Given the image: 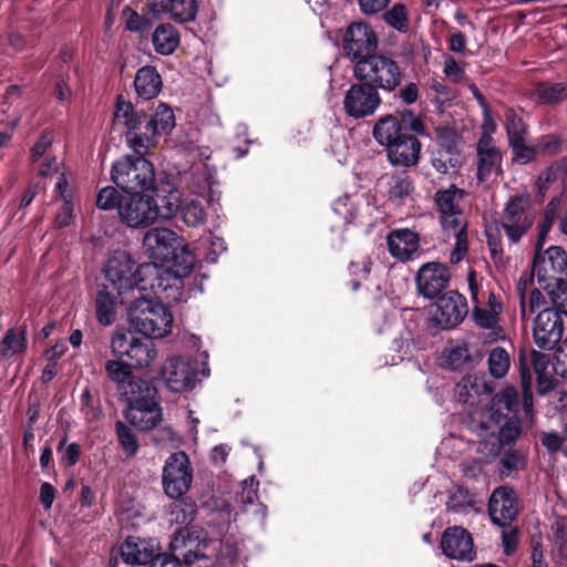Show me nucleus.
<instances>
[{"label":"nucleus","mask_w":567,"mask_h":567,"mask_svg":"<svg viewBox=\"0 0 567 567\" xmlns=\"http://www.w3.org/2000/svg\"><path fill=\"white\" fill-rule=\"evenodd\" d=\"M532 281L530 278L522 277L517 284L520 319L527 321L537 312L533 321L534 342L539 349L551 350L563 337L564 322L560 313L547 306V300L539 289H528Z\"/></svg>","instance_id":"3"},{"label":"nucleus","mask_w":567,"mask_h":567,"mask_svg":"<svg viewBox=\"0 0 567 567\" xmlns=\"http://www.w3.org/2000/svg\"><path fill=\"white\" fill-rule=\"evenodd\" d=\"M413 184L405 174L393 175L389 182V198L392 200H404L411 196Z\"/></svg>","instance_id":"44"},{"label":"nucleus","mask_w":567,"mask_h":567,"mask_svg":"<svg viewBox=\"0 0 567 567\" xmlns=\"http://www.w3.org/2000/svg\"><path fill=\"white\" fill-rule=\"evenodd\" d=\"M499 230H502L499 225L496 226L495 229H493L492 227L486 229L487 245L493 258H496L497 256L501 257L503 254Z\"/></svg>","instance_id":"58"},{"label":"nucleus","mask_w":567,"mask_h":567,"mask_svg":"<svg viewBox=\"0 0 567 567\" xmlns=\"http://www.w3.org/2000/svg\"><path fill=\"white\" fill-rule=\"evenodd\" d=\"M446 506L449 511L465 514L473 508L474 501L467 489L456 486L451 492Z\"/></svg>","instance_id":"46"},{"label":"nucleus","mask_w":567,"mask_h":567,"mask_svg":"<svg viewBox=\"0 0 567 567\" xmlns=\"http://www.w3.org/2000/svg\"><path fill=\"white\" fill-rule=\"evenodd\" d=\"M506 128L509 143L524 138L527 126L524 121L516 115L514 109H509L506 115Z\"/></svg>","instance_id":"51"},{"label":"nucleus","mask_w":567,"mask_h":567,"mask_svg":"<svg viewBox=\"0 0 567 567\" xmlns=\"http://www.w3.org/2000/svg\"><path fill=\"white\" fill-rule=\"evenodd\" d=\"M112 181L124 193L153 189L155 174L153 164L137 155H127L112 166Z\"/></svg>","instance_id":"8"},{"label":"nucleus","mask_w":567,"mask_h":567,"mask_svg":"<svg viewBox=\"0 0 567 567\" xmlns=\"http://www.w3.org/2000/svg\"><path fill=\"white\" fill-rule=\"evenodd\" d=\"M195 260L194 254L181 244L178 249L174 251V256L168 260L173 261V265L169 268L174 276L179 279V291H183V278L187 277L192 272Z\"/></svg>","instance_id":"40"},{"label":"nucleus","mask_w":567,"mask_h":567,"mask_svg":"<svg viewBox=\"0 0 567 567\" xmlns=\"http://www.w3.org/2000/svg\"><path fill=\"white\" fill-rule=\"evenodd\" d=\"M134 87L143 101L154 99L162 89V79L153 66L141 68L135 75Z\"/></svg>","instance_id":"33"},{"label":"nucleus","mask_w":567,"mask_h":567,"mask_svg":"<svg viewBox=\"0 0 567 567\" xmlns=\"http://www.w3.org/2000/svg\"><path fill=\"white\" fill-rule=\"evenodd\" d=\"M240 553V545L231 542L229 538H225L220 542L219 557L220 559L234 563Z\"/></svg>","instance_id":"57"},{"label":"nucleus","mask_w":567,"mask_h":567,"mask_svg":"<svg viewBox=\"0 0 567 567\" xmlns=\"http://www.w3.org/2000/svg\"><path fill=\"white\" fill-rule=\"evenodd\" d=\"M513 150V159L519 164H527L535 158L537 151L536 147H532L525 144L524 138L509 143Z\"/></svg>","instance_id":"53"},{"label":"nucleus","mask_w":567,"mask_h":567,"mask_svg":"<svg viewBox=\"0 0 567 567\" xmlns=\"http://www.w3.org/2000/svg\"><path fill=\"white\" fill-rule=\"evenodd\" d=\"M73 219V204L70 199L63 200L61 212L56 215L55 224L59 228L66 227Z\"/></svg>","instance_id":"63"},{"label":"nucleus","mask_w":567,"mask_h":567,"mask_svg":"<svg viewBox=\"0 0 567 567\" xmlns=\"http://www.w3.org/2000/svg\"><path fill=\"white\" fill-rule=\"evenodd\" d=\"M135 275V297L150 295L152 298L165 299L168 302H178L183 299L179 279L168 266L154 261L145 262L136 268Z\"/></svg>","instance_id":"6"},{"label":"nucleus","mask_w":567,"mask_h":567,"mask_svg":"<svg viewBox=\"0 0 567 567\" xmlns=\"http://www.w3.org/2000/svg\"><path fill=\"white\" fill-rule=\"evenodd\" d=\"M152 40L156 52L171 54L178 47L179 35L172 24H161L155 29Z\"/></svg>","instance_id":"39"},{"label":"nucleus","mask_w":567,"mask_h":567,"mask_svg":"<svg viewBox=\"0 0 567 567\" xmlns=\"http://www.w3.org/2000/svg\"><path fill=\"white\" fill-rule=\"evenodd\" d=\"M195 509L192 504L177 502L171 505L168 522L175 525H188L194 519Z\"/></svg>","instance_id":"48"},{"label":"nucleus","mask_w":567,"mask_h":567,"mask_svg":"<svg viewBox=\"0 0 567 567\" xmlns=\"http://www.w3.org/2000/svg\"><path fill=\"white\" fill-rule=\"evenodd\" d=\"M477 179L487 182L502 173V154L489 134H483L477 142Z\"/></svg>","instance_id":"20"},{"label":"nucleus","mask_w":567,"mask_h":567,"mask_svg":"<svg viewBox=\"0 0 567 567\" xmlns=\"http://www.w3.org/2000/svg\"><path fill=\"white\" fill-rule=\"evenodd\" d=\"M535 94L539 103H561L567 99V83H540L536 86Z\"/></svg>","instance_id":"42"},{"label":"nucleus","mask_w":567,"mask_h":567,"mask_svg":"<svg viewBox=\"0 0 567 567\" xmlns=\"http://www.w3.org/2000/svg\"><path fill=\"white\" fill-rule=\"evenodd\" d=\"M515 493L506 486L497 487L489 497L488 513L494 524L505 527L517 515Z\"/></svg>","instance_id":"24"},{"label":"nucleus","mask_w":567,"mask_h":567,"mask_svg":"<svg viewBox=\"0 0 567 567\" xmlns=\"http://www.w3.org/2000/svg\"><path fill=\"white\" fill-rule=\"evenodd\" d=\"M467 284L473 306L485 305V301L488 300V293L493 292L489 289L484 288L483 280L477 279L474 270H470L467 272Z\"/></svg>","instance_id":"49"},{"label":"nucleus","mask_w":567,"mask_h":567,"mask_svg":"<svg viewBox=\"0 0 567 567\" xmlns=\"http://www.w3.org/2000/svg\"><path fill=\"white\" fill-rule=\"evenodd\" d=\"M167 388L173 392L192 389L195 381V370L190 362L181 357L169 358L162 371Z\"/></svg>","instance_id":"23"},{"label":"nucleus","mask_w":567,"mask_h":567,"mask_svg":"<svg viewBox=\"0 0 567 567\" xmlns=\"http://www.w3.org/2000/svg\"><path fill=\"white\" fill-rule=\"evenodd\" d=\"M156 13L168 12L176 22L193 21L197 14L196 0H148Z\"/></svg>","instance_id":"31"},{"label":"nucleus","mask_w":567,"mask_h":567,"mask_svg":"<svg viewBox=\"0 0 567 567\" xmlns=\"http://www.w3.org/2000/svg\"><path fill=\"white\" fill-rule=\"evenodd\" d=\"M502 543L504 547V553L509 556L512 555L518 544V532L516 528H505L502 533Z\"/></svg>","instance_id":"61"},{"label":"nucleus","mask_w":567,"mask_h":567,"mask_svg":"<svg viewBox=\"0 0 567 567\" xmlns=\"http://www.w3.org/2000/svg\"><path fill=\"white\" fill-rule=\"evenodd\" d=\"M96 207L102 210L117 213L120 221L131 229H144L158 220L174 217L177 207V194L165 192V184L153 188L150 193L122 194L113 186H106L96 195Z\"/></svg>","instance_id":"1"},{"label":"nucleus","mask_w":567,"mask_h":567,"mask_svg":"<svg viewBox=\"0 0 567 567\" xmlns=\"http://www.w3.org/2000/svg\"><path fill=\"white\" fill-rule=\"evenodd\" d=\"M384 21L399 32L409 30V17L404 4L395 3L383 14Z\"/></svg>","instance_id":"47"},{"label":"nucleus","mask_w":567,"mask_h":567,"mask_svg":"<svg viewBox=\"0 0 567 567\" xmlns=\"http://www.w3.org/2000/svg\"><path fill=\"white\" fill-rule=\"evenodd\" d=\"M402 134V125L398 118L392 115L380 118L373 127L374 138L379 144L385 147L396 141Z\"/></svg>","instance_id":"38"},{"label":"nucleus","mask_w":567,"mask_h":567,"mask_svg":"<svg viewBox=\"0 0 567 567\" xmlns=\"http://www.w3.org/2000/svg\"><path fill=\"white\" fill-rule=\"evenodd\" d=\"M121 359L107 360L105 362V372L107 378L116 383L121 394L127 396L137 393V390L141 391L147 383L135 378L131 370L132 365L123 362Z\"/></svg>","instance_id":"27"},{"label":"nucleus","mask_w":567,"mask_h":567,"mask_svg":"<svg viewBox=\"0 0 567 567\" xmlns=\"http://www.w3.org/2000/svg\"><path fill=\"white\" fill-rule=\"evenodd\" d=\"M115 429L118 442L124 452L128 455H134L138 450V442L134 432L121 421L115 423Z\"/></svg>","instance_id":"50"},{"label":"nucleus","mask_w":567,"mask_h":567,"mask_svg":"<svg viewBox=\"0 0 567 567\" xmlns=\"http://www.w3.org/2000/svg\"><path fill=\"white\" fill-rule=\"evenodd\" d=\"M192 466L184 452L173 453L163 467V486L167 496L178 498L190 487Z\"/></svg>","instance_id":"15"},{"label":"nucleus","mask_w":567,"mask_h":567,"mask_svg":"<svg viewBox=\"0 0 567 567\" xmlns=\"http://www.w3.org/2000/svg\"><path fill=\"white\" fill-rule=\"evenodd\" d=\"M175 127V115L173 109H161L150 116L145 124L144 136L136 135L128 140L134 155L142 156V152L151 147L153 140L162 134H168Z\"/></svg>","instance_id":"19"},{"label":"nucleus","mask_w":567,"mask_h":567,"mask_svg":"<svg viewBox=\"0 0 567 567\" xmlns=\"http://www.w3.org/2000/svg\"><path fill=\"white\" fill-rule=\"evenodd\" d=\"M27 331L22 327H14L7 330L0 342V354L10 359L21 354L27 349Z\"/></svg>","instance_id":"37"},{"label":"nucleus","mask_w":567,"mask_h":567,"mask_svg":"<svg viewBox=\"0 0 567 567\" xmlns=\"http://www.w3.org/2000/svg\"><path fill=\"white\" fill-rule=\"evenodd\" d=\"M555 210V205L553 203H549L544 212L542 221L538 226V236L535 244L536 248L538 249H542L545 244L547 234L549 233L554 221Z\"/></svg>","instance_id":"54"},{"label":"nucleus","mask_w":567,"mask_h":567,"mask_svg":"<svg viewBox=\"0 0 567 567\" xmlns=\"http://www.w3.org/2000/svg\"><path fill=\"white\" fill-rule=\"evenodd\" d=\"M553 369L554 372L560 377L567 374V338L557 350Z\"/></svg>","instance_id":"60"},{"label":"nucleus","mask_w":567,"mask_h":567,"mask_svg":"<svg viewBox=\"0 0 567 567\" xmlns=\"http://www.w3.org/2000/svg\"><path fill=\"white\" fill-rule=\"evenodd\" d=\"M127 317L132 328L147 338H164L172 331L173 315L150 295L132 298L127 303Z\"/></svg>","instance_id":"5"},{"label":"nucleus","mask_w":567,"mask_h":567,"mask_svg":"<svg viewBox=\"0 0 567 567\" xmlns=\"http://www.w3.org/2000/svg\"><path fill=\"white\" fill-rule=\"evenodd\" d=\"M532 365L537 378V388L540 394H545L555 388L553 364L548 354L532 351Z\"/></svg>","instance_id":"35"},{"label":"nucleus","mask_w":567,"mask_h":567,"mask_svg":"<svg viewBox=\"0 0 567 567\" xmlns=\"http://www.w3.org/2000/svg\"><path fill=\"white\" fill-rule=\"evenodd\" d=\"M402 122L405 127H409L411 131L417 134H427L422 118L414 115L411 110H406L405 113L402 115Z\"/></svg>","instance_id":"62"},{"label":"nucleus","mask_w":567,"mask_h":567,"mask_svg":"<svg viewBox=\"0 0 567 567\" xmlns=\"http://www.w3.org/2000/svg\"><path fill=\"white\" fill-rule=\"evenodd\" d=\"M159 544L155 538L143 539L130 536L121 546V556L126 564L151 565L150 567H181L176 558L171 560L159 555Z\"/></svg>","instance_id":"14"},{"label":"nucleus","mask_w":567,"mask_h":567,"mask_svg":"<svg viewBox=\"0 0 567 567\" xmlns=\"http://www.w3.org/2000/svg\"><path fill=\"white\" fill-rule=\"evenodd\" d=\"M110 290V286L100 285L95 297V312L99 323L104 327L113 324L116 320L117 301Z\"/></svg>","instance_id":"34"},{"label":"nucleus","mask_w":567,"mask_h":567,"mask_svg":"<svg viewBox=\"0 0 567 567\" xmlns=\"http://www.w3.org/2000/svg\"><path fill=\"white\" fill-rule=\"evenodd\" d=\"M354 75L388 91H393L401 81V71L398 63L390 58L378 54L355 63Z\"/></svg>","instance_id":"13"},{"label":"nucleus","mask_w":567,"mask_h":567,"mask_svg":"<svg viewBox=\"0 0 567 567\" xmlns=\"http://www.w3.org/2000/svg\"><path fill=\"white\" fill-rule=\"evenodd\" d=\"M467 312L466 299L457 291L451 290L436 300L431 322L441 329H451L458 326Z\"/></svg>","instance_id":"17"},{"label":"nucleus","mask_w":567,"mask_h":567,"mask_svg":"<svg viewBox=\"0 0 567 567\" xmlns=\"http://www.w3.org/2000/svg\"><path fill=\"white\" fill-rule=\"evenodd\" d=\"M388 247L394 258L406 261L417 254L420 238L410 229H396L388 235Z\"/></svg>","instance_id":"28"},{"label":"nucleus","mask_w":567,"mask_h":567,"mask_svg":"<svg viewBox=\"0 0 567 567\" xmlns=\"http://www.w3.org/2000/svg\"><path fill=\"white\" fill-rule=\"evenodd\" d=\"M511 367V358L508 352L501 347H496L492 349L488 355V370L489 373L496 378L501 379L505 377Z\"/></svg>","instance_id":"43"},{"label":"nucleus","mask_w":567,"mask_h":567,"mask_svg":"<svg viewBox=\"0 0 567 567\" xmlns=\"http://www.w3.org/2000/svg\"><path fill=\"white\" fill-rule=\"evenodd\" d=\"M111 351L117 358H128L134 368L151 365L157 352L154 343L147 339L133 336L130 331L117 329L111 338Z\"/></svg>","instance_id":"10"},{"label":"nucleus","mask_w":567,"mask_h":567,"mask_svg":"<svg viewBox=\"0 0 567 567\" xmlns=\"http://www.w3.org/2000/svg\"><path fill=\"white\" fill-rule=\"evenodd\" d=\"M533 277H536L540 288L550 289L567 275V254L559 246H550L543 250L535 247L533 260Z\"/></svg>","instance_id":"12"},{"label":"nucleus","mask_w":567,"mask_h":567,"mask_svg":"<svg viewBox=\"0 0 567 567\" xmlns=\"http://www.w3.org/2000/svg\"><path fill=\"white\" fill-rule=\"evenodd\" d=\"M378 90L371 83L353 84L344 97V106H379Z\"/></svg>","instance_id":"36"},{"label":"nucleus","mask_w":567,"mask_h":567,"mask_svg":"<svg viewBox=\"0 0 567 567\" xmlns=\"http://www.w3.org/2000/svg\"><path fill=\"white\" fill-rule=\"evenodd\" d=\"M502 312V303L495 293H488V300L485 305L473 306L472 319L476 326L492 330L495 339L502 336V329L498 328V315Z\"/></svg>","instance_id":"30"},{"label":"nucleus","mask_w":567,"mask_h":567,"mask_svg":"<svg viewBox=\"0 0 567 567\" xmlns=\"http://www.w3.org/2000/svg\"><path fill=\"white\" fill-rule=\"evenodd\" d=\"M443 72L450 81L455 83L463 81L465 76L464 70L461 68L458 62L452 56H447L445 59Z\"/></svg>","instance_id":"56"},{"label":"nucleus","mask_w":567,"mask_h":567,"mask_svg":"<svg viewBox=\"0 0 567 567\" xmlns=\"http://www.w3.org/2000/svg\"><path fill=\"white\" fill-rule=\"evenodd\" d=\"M548 290V295L556 307L555 310L567 316V281L559 280L557 285Z\"/></svg>","instance_id":"52"},{"label":"nucleus","mask_w":567,"mask_h":567,"mask_svg":"<svg viewBox=\"0 0 567 567\" xmlns=\"http://www.w3.org/2000/svg\"><path fill=\"white\" fill-rule=\"evenodd\" d=\"M464 192L455 186L439 190L435 202L441 214V224L449 234H454L455 244L450 255L451 264H458L467 254L466 220L461 208Z\"/></svg>","instance_id":"4"},{"label":"nucleus","mask_w":567,"mask_h":567,"mask_svg":"<svg viewBox=\"0 0 567 567\" xmlns=\"http://www.w3.org/2000/svg\"><path fill=\"white\" fill-rule=\"evenodd\" d=\"M439 148L432 158V165L440 174H447L460 165L458 140L455 134H450L437 128Z\"/></svg>","instance_id":"26"},{"label":"nucleus","mask_w":567,"mask_h":567,"mask_svg":"<svg viewBox=\"0 0 567 567\" xmlns=\"http://www.w3.org/2000/svg\"><path fill=\"white\" fill-rule=\"evenodd\" d=\"M179 236L166 227H152L143 236L142 248L151 259L168 261L178 249Z\"/></svg>","instance_id":"18"},{"label":"nucleus","mask_w":567,"mask_h":567,"mask_svg":"<svg viewBox=\"0 0 567 567\" xmlns=\"http://www.w3.org/2000/svg\"><path fill=\"white\" fill-rule=\"evenodd\" d=\"M421 148L422 145L414 135L403 133L386 147L389 162L393 166H415L421 157Z\"/></svg>","instance_id":"25"},{"label":"nucleus","mask_w":567,"mask_h":567,"mask_svg":"<svg viewBox=\"0 0 567 567\" xmlns=\"http://www.w3.org/2000/svg\"><path fill=\"white\" fill-rule=\"evenodd\" d=\"M155 389L145 384L137 393L126 396V419L142 431L155 427L162 420V409L154 399Z\"/></svg>","instance_id":"11"},{"label":"nucleus","mask_w":567,"mask_h":567,"mask_svg":"<svg viewBox=\"0 0 567 567\" xmlns=\"http://www.w3.org/2000/svg\"><path fill=\"white\" fill-rule=\"evenodd\" d=\"M135 262L127 251L114 250L109 255L103 267V275L107 281L106 286L117 293L121 305H126L132 298H135Z\"/></svg>","instance_id":"9"},{"label":"nucleus","mask_w":567,"mask_h":567,"mask_svg":"<svg viewBox=\"0 0 567 567\" xmlns=\"http://www.w3.org/2000/svg\"><path fill=\"white\" fill-rule=\"evenodd\" d=\"M258 485L259 483L257 480H255V477H249L248 480L244 481V488L240 494V501L244 504L251 505L255 503V501L258 498Z\"/></svg>","instance_id":"59"},{"label":"nucleus","mask_w":567,"mask_h":567,"mask_svg":"<svg viewBox=\"0 0 567 567\" xmlns=\"http://www.w3.org/2000/svg\"><path fill=\"white\" fill-rule=\"evenodd\" d=\"M518 394L514 388H506L492 399L487 416L476 421L472 416L471 429L481 439L477 452L486 457L496 456L502 449L516 440L520 433L516 417Z\"/></svg>","instance_id":"2"},{"label":"nucleus","mask_w":567,"mask_h":567,"mask_svg":"<svg viewBox=\"0 0 567 567\" xmlns=\"http://www.w3.org/2000/svg\"><path fill=\"white\" fill-rule=\"evenodd\" d=\"M147 121L144 112L138 109H116L114 113L115 124L124 125L128 130L140 128L142 123Z\"/></svg>","instance_id":"45"},{"label":"nucleus","mask_w":567,"mask_h":567,"mask_svg":"<svg viewBox=\"0 0 567 567\" xmlns=\"http://www.w3.org/2000/svg\"><path fill=\"white\" fill-rule=\"evenodd\" d=\"M450 281L447 267L440 262L423 265L416 276V286L422 296L433 299L444 290Z\"/></svg>","instance_id":"21"},{"label":"nucleus","mask_w":567,"mask_h":567,"mask_svg":"<svg viewBox=\"0 0 567 567\" xmlns=\"http://www.w3.org/2000/svg\"><path fill=\"white\" fill-rule=\"evenodd\" d=\"M441 548L452 559L472 560L475 556L471 534L460 526L449 527L444 530Z\"/></svg>","instance_id":"22"},{"label":"nucleus","mask_w":567,"mask_h":567,"mask_svg":"<svg viewBox=\"0 0 567 567\" xmlns=\"http://www.w3.org/2000/svg\"><path fill=\"white\" fill-rule=\"evenodd\" d=\"M369 210L370 205L368 203L363 202L362 207L358 206V203L354 200V198L350 195H344L342 197H339L334 204H333V210L342 216L347 223H361L364 224L362 220L361 214L359 210Z\"/></svg>","instance_id":"41"},{"label":"nucleus","mask_w":567,"mask_h":567,"mask_svg":"<svg viewBox=\"0 0 567 567\" xmlns=\"http://www.w3.org/2000/svg\"><path fill=\"white\" fill-rule=\"evenodd\" d=\"M538 209L528 193L511 195L499 216V227L508 245H517L532 229Z\"/></svg>","instance_id":"7"},{"label":"nucleus","mask_w":567,"mask_h":567,"mask_svg":"<svg viewBox=\"0 0 567 567\" xmlns=\"http://www.w3.org/2000/svg\"><path fill=\"white\" fill-rule=\"evenodd\" d=\"M378 38L370 25L363 22L351 23L343 37V51L348 58L359 63L374 54Z\"/></svg>","instance_id":"16"},{"label":"nucleus","mask_w":567,"mask_h":567,"mask_svg":"<svg viewBox=\"0 0 567 567\" xmlns=\"http://www.w3.org/2000/svg\"><path fill=\"white\" fill-rule=\"evenodd\" d=\"M491 385L487 383L484 374H466L456 384L455 394L458 401L463 403H474L476 396L489 394Z\"/></svg>","instance_id":"32"},{"label":"nucleus","mask_w":567,"mask_h":567,"mask_svg":"<svg viewBox=\"0 0 567 567\" xmlns=\"http://www.w3.org/2000/svg\"><path fill=\"white\" fill-rule=\"evenodd\" d=\"M553 532L560 555L567 558V518L557 519L553 525Z\"/></svg>","instance_id":"55"},{"label":"nucleus","mask_w":567,"mask_h":567,"mask_svg":"<svg viewBox=\"0 0 567 567\" xmlns=\"http://www.w3.org/2000/svg\"><path fill=\"white\" fill-rule=\"evenodd\" d=\"M501 463L506 470H516L523 464V456L517 451L508 449L502 456Z\"/></svg>","instance_id":"64"},{"label":"nucleus","mask_w":567,"mask_h":567,"mask_svg":"<svg viewBox=\"0 0 567 567\" xmlns=\"http://www.w3.org/2000/svg\"><path fill=\"white\" fill-rule=\"evenodd\" d=\"M175 192L177 194V207L174 216L179 213L183 223L188 227H199L206 220V213L202 203L190 196L183 197L178 188L173 184H165V192Z\"/></svg>","instance_id":"29"}]
</instances>
